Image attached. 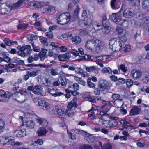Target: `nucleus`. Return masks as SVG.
Returning a JSON list of instances; mask_svg holds the SVG:
<instances>
[{
    "label": "nucleus",
    "mask_w": 149,
    "mask_h": 149,
    "mask_svg": "<svg viewBox=\"0 0 149 149\" xmlns=\"http://www.w3.org/2000/svg\"><path fill=\"white\" fill-rule=\"evenodd\" d=\"M118 0H111V5L113 9H116L118 1Z\"/></svg>",
    "instance_id": "ea45409f"
},
{
    "label": "nucleus",
    "mask_w": 149,
    "mask_h": 149,
    "mask_svg": "<svg viewBox=\"0 0 149 149\" xmlns=\"http://www.w3.org/2000/svg\"><path fill=\"white\" fill-rule=\"evenodd\" d=\"M95 42V39H93L87 41L85 44V47L90 50L92 52H94V48L93 46Z\"/></svg>",
    "instance_id": "9b49d317"
},
{
    "label": "nucleus",
    "mask_w": 149,
    "mask_h": 149,
    "mask_svg": "<svg viewBox=\"0 0 149 149\" xmlns=\"http://www.w3.org/2000/svg\"><path fill=\"white\" fill-rule=\"evenodd\" d=\"M133 81L132 80L129 79H127L126 80L125 82L127 86V87L130 88L132 85Z\"/></svg>",
    "instance_id": "de8ad7c7"
},
{
    "label": "nucleus",
    "mask_w": 149,
    "mask_h": 149,
    "mask_svg": "<svg viewBox=\"0 0 149 149\" xmlns=\"http://www.w3.org/2000/svg\"><path fill=\"white\" fill-rule=\"evenodd\" d=\"M5 124L4 120L0 119V132L2 131L5 128Z\"/></svg>",
    "instance_id": "a18cd8bd"
},
{
    "label": "nucleus",
    "mask_w": 149,
    "mask_h": 149,
    "mask_svg": "<svg viewBox=\"0 0 149 149\" xmlns=\"http://www.w3.org/2000/svg\"><path fill=\"white\" fill-rule=\"evenodd\" d=\"M38 123L40 125H42L44 126H46L47 124V122L45 119L40 118L37 119Z\"/></svg>",
    "instance_id": "f704fd0d"
},
{
    "label": "nucleus",
    "mask_w": 149,
    "mask_h": 149,
    "mask_svg": "<svg viewBox=\"0 0 149 149\" xmlns=\"http://www.w3.org/2000/svg\"><path fill=\"white\" fill-rule=\"evenodd\" d=\"M120 97V95L114 93L112 95L111 97V98L113 100H115L114 103L116 102V101H117V103H119L120 104H123V102L122 101V100L121 99H119V98Z\"/></svg>",
    "instance_id": "4be33fe9"
},
{
    "label": "nucleus",
    "mask_w": 149,
    "mask_h": 149,
    "mask_svg": "<svg viewBox=\"0 0 149 149\" xmlns=\"http://www.w3.org/2000/svg\"><path fill=\"white\" fill-rule=\"evenodd\" d=\"M40 103V106L44 110H48L50 109L49 104L46 102L45 100H42Z\"/></svg>",
    "instance_id": "6ab92c4d"
},
{
    "label": "nucleus",
    "mask_w": 149,
    "mask_h": 149,
    "mask_svg": "<svg viewBox=\"0 0 149 149\" xmlns=\"http://www.w3.org/2000/svg\"><path fill=\"white\" fill-rule=\"evenodd\" d=\"M132 4L134 6H138L140 5L139 0H133L132 1Z\"/></svg>",
    "instance_id": "338daca9"
},
{
    "label": "nucleus",
    "mask_w": 149,
    "mask_h": 149,
    "mask_svg": "<svg viewBox=\"0 0 149 149\" xmlns=\"http://www.w3.org/2000/svg\"><path fill=\"white\" fill-rule=\"evenodd\" d=\"M112 19L115 22L119 25H121L123 20L121 19L120 14L118 13L114 14Z\"/></svg>",
    "instance_id": "1a4fd4ad"
},
{
    "label": "nucleus",
    "mask_w": 149,
    "mask_h": 149,
    "mask_svg": "<svg viewBox=\"0 0 149 149\" xmlns=\"http://www.w3.org/2000/svg\"><path fill=\"white\" fill-rule=\"evenodd\" d=\"M143 8L145 9L149 8V0H144L142 3Z\"/></svg>",
    "instance_id": "e433bc0d"
},
{
    "label": "nucleus",
    "mask_w": 149,
    "mask_h": 149,
    "mask_svg": "<svg viewBox=\"0 0 149 149\" xmlns=\"http://www.w3.org/2000/svg\"><path fill=\"white\" fill-rule=\"evenodd\" d=\"M142 21L144 22V24L148 27H149V18H145L142 20Z\"/></svg>",
    "instance_id": "e2e57ef3"
},
{
    "label": "nucleus",
    "mask_w": 149,
    "mask_h": 149,
    "mask_svg": "<svg viewBox=\"0 0 149 149\" xmlns=\"http://www.w3.org/2000/svg\"><path fill=\"white\" fill-rule=\"evenodd\" d=\"M72 49L74 51L70 52V54L72 53L73 55L76 56H79L78 51L76 50L75 49Z\"/></svg>",
    "instance_id": "052dcab7"
},
{
    "label": "nucleus",
    "mask_w": 149,
    "mask_h": 149,
    "mask_svg": "<svg viewBox=\"0 0 149 149\" xmlns=\"http://www.w3.org/2000/svg\"><path fill=\"white\" fill-rule=\"evenodd\" d=\"M94 46V52L97 53H98L101 52L103 48V46L101 42L96 39H95Z\"/></svg>",
    "instance_id": "39448f33"
},
{
    "label": "nucleus",
    "mask_w": 149,
    "mask_h": 149,
    "mask_svg": "<svg viewBox=\"0 0 149 149\" xmlns=\"http://www.w3.org/2000/svg\"><path fill=\"white\" fill-rule=\"evenodd\" d=\"M51 74L53 76L56 75L58 74V70L57 69H54L52 68L51 69Z\"/></svg>",
    "instance_id": "5fc2aeb1"
},
{
    "label": "nucleus",
    "mask_w": 149,
    "mask_h": 149,
    "mask_svg": "<svg viewBox=\"0 0 149 149\" xmlns=\"http://www.w3.org/2000/svg\"><path fill=\"white\" fill-rule=\"evenodd\" d=\"M93 24V29L95 31L100 30L102 28L101 23L98 21H93L92 23Z\"/></svg>",
    "instance_id": "a211bd4d"
},
{
    "label": "nucleus",
    "mask_w": 149,
    "mask_h": 149,
    "mask_svg": "<svg viewBox=\"0 0 149 149\" xmlns=\"http://www.w3.org/2000/svg\"><path fill=\"white\" fill-rule=\"evenodd\" d=\"M4 140L7 141V142L4 143L5 144H9V143H11L13 141V140L9 138V137H6L4 138Z\"/></svg>",
    "instance_id": "680f3d73"
},
{
    "label": "nucleus",
    "mask_w": 149,
    "mask_h": 149,
    "mask_svg": "<svg viewBox=\"0 0 149 149\" xmlns=\"http://www.w3.org/2000/svg\"><path fill=\"white\" fill-rule=\"evenodd\" d=\"M39 72H40V70H36L35 71H32L31 72L28 71L26 72V73L29 74L30 77H33L38 74Z\"/></svg>",
    "instance_id": "72a5a7b5"
},
{
    "label": "nucleus",
    "mask_w": 149,
    "mask_h": 149,
    "mask_svg": "<svg viewBox=\"0 0 149 149\" xmlns=\"http://www.w3.org/2000/svg\"><path fill=\"white\" fill-rule=\"evenodd\" d=\"M43 88L42 87L38 85H36L34 86V89L33 93L35 94H37L38 95H45V94H43L41 92L42 91Z\"/></svg>",
    "instance_id": "f8f14e48"
},
{
    "label": "nucleus",
    "mask_w": 149,
    "mask_h": 149,
    "mask_svg": "<svg viewBox=\"0 0 149 149\" xmlns=\"http://www.w3.org/2000/svg\"><path fill=\"white\" fill-rule=\"evenodd\" d=\"M74 79L78 81V83L82 85L83 86H84L86 84L85 81L82 80L81 78H79L77 76H75Z\"/></svg>",
    "instance_id": "c9c22d12"
},
{
    "label": "nucleus",
    "mask_w": 149,
    "mask_h": 149,
    "mask_svg": "<svg viewBox=\"0 0 149 149\" xmlns=\"http://www.w3.org/2000/svg\"><path fill=\"white\" fill-rule=\"evenodd\" d=\"M85 139L88 142L92 143L94 142L95 138L93 135L88 133L85 135Z\"/></svg>",
    "instance_id": "5701e85b"
},
{
    "label": "nucleus",
    "mask_w": 149,
    "mask_h": 149,
    "mask_svg": "<svg viewBox=\"0 0 149 149\" xmlns=\"http://www.w3.org/2000/svg\"><path fill=\"white\" fill-rule=\"evenodd\" d=\"M55 110L59 116L65 114V109L62 108L60 105H57L55 107Z\"/></svg>",
    "instance_id": "b1692460"
},
{
    "label": "nucleus",
    "mask_w": 149,
    "mask_h": 149,
    "mask_svg": "<svg viewBox=\"0 0 149 149\" xmlns=\"http://www.w3.org/2000/svg\"><path fill=\"white\" fill-rule=\"evenodd\" d=\"M32 51L31 46L27 45L21 47L20 51L17 52V54L21 57H24L30 54Z\"/></svg>",
    "instance_id": "7ed1b4c3"
},
{
    "label": "nucleus",
    "mask_w": 149,
    "mask_h": 149,
    "mask_svg": "<svg viewBox=\"0 0 149 149\" xmlns=\"http://www.w3.org/2000/svg\"><path fill=\"white\" fill-rule=\"evenodd\" d=\"M101 149H112V145L110 143H107L103 145Z\"/></svg>",
    "instance_id": "4c0bfd02"
},
{
    "label": "nucleus",
    "mask_w": 149,
    "mask_h": 149,
    "mask_svg": "<svg viewBox=\"0 0 149 149\" xmlns=\"http://www.w3.org/2000/svg\"><path fill=\"white\" fill-rule=\"evenodd\" d=\"M87 84L88 86L91 88H95V85L91 81V79H88L87 80Z\"/></svg>",
    "instance_id": "603ef678"
},
{
    "label": "nucleus",
    "mask_w": 149,
    "mask_h": 149,
    "mask_svg": "<svg viewBox=\"0 0 149 149\" xmlns=\"http://www.w3.org/2000/svg\"><path fill=\"white\" fill-rule=\"evenodd\" d=\"M40 40L42 44H45L46 46L48 45V43L47 42L45 38L43 37H40Z\"/></svg>",
    "instance_id": "13d9d810"
},
{
    "label": "nucleus",
    "mask_w": 149,
    "mask_h": 149,
    "mask_svg": "<svg viewBox=\"0 0 149 149\" xmlns=\"http://www.w3.org/2000/svg\"><path fill=\"white\" fill-rule=\"evenodd\" d=\"M100 92H101L104 94L106 93V92H105L104 91V90L101 89V88L99 87V88H95L94 91L95 94L96 95H99Z\"/></svg>",
    "instance_id": "37998d69"
},
{
    "label": "nucleus",
    "mask_w": 149,
    "mask_h": 149,
    "mask_svg": "<svg viewBox=\"0 0 149 149\" xmlns=\"http://www.w3.org/2000/svg\"><path fill=\"white\" fill-rule=\"evenodd\" d=\"M47 52V49H43L39 53V58L41 61H44L45 58H47L48 56L46 54Z\"/></svg>",
    "instance_id": "412c9836"
},
{
    "label": "nucleus",
    "mask_w": 149,
    "mask_h": 149,
    "mask_svg": "<svg viewBox=\"0 0 149 149\" xmlns=\"http://www.w3.org/2000/svg\"><path fill=\"white\" fill-rule=\"evenodd\" d=\"M91 146L88 145H83L80 147V149H92Z\"/></svg>",
    "instance_id": "6e6d98bb"
},
{
    "label": "nucleus",
    "mask_w": 149,
    "mask_h": 149,
    "mask_svg": "<svg viewBox=\"0 0 149 149\" xmlns=\"http://www.w3.org/2000/svg\"><path fill=\"white\" fill-rule=\"evenodd\" d=\"M69 36L67 34H64L61 35V38L63 41H65L68 39Z\"/></svg>",
    "instance_id": "774afa93"
},
{
    "label": "nucleus",
    "mask_w": 149,
    "mask_h": 149,
    "mask_svg": "<svg viewBox=\"0 0 149 149\" xmlns=\"http://www.w3.org/2000/svg\"><path fill=\"white\" fill-rule=\"evenodd\" d=\"M71 19L70 14L66 13L60 15L57 19V22L61 25H64L68 23Z\"/></svg>",
    "instance_id": "f03ea898"
},
{
    "label": "nucleus",
    "mask_w": 149,
    "mask_h": 149,
    "mask_svg": "<svg viewBox=\"0 0 149 149\" xmlns=\"http://www.w3.org/2000/svg\"><path fill=\"white\" fill-rule=\"evenodd\" d=\"M108 86V83L106 81L103 79H100V80L99 84V87L101 88V89L104 90V91L106 92L107 91H105V90H107V88Z\"/></svg>",
    "instance_id": "4468645a"
},
{
    "label": "nucleus",
    "mask_w": 149,
    "mask_h": 149,
    "mask_svg": "<svg viewBox=\"0 0 149 149\" xmlns=\"http://www.w3.org/2000/svg\"><path fill=\"white\" fill-rule=\"evenodd\" d=\"M72 88L75 91L78 90L79 88V86L78 84L77 83H74L72 85Z\"/></svg>",
    "instance_id": "0e129e2a"
},
{
    "label": "nucleus",
    "mask_w": 149,
    "mask_h": 149,
    "mask_svg": "<svg viewBox=\"0 0 149 149\" xmlns=\"http://www.w3.org/2000/svg\"><path fill=\"white\" fill-rule=\"evenodd\" d=\"M118 69H120L122 71L124 72H126L128 70L127 68L125 66L124 64L120 65L118 67Z\"/></svg>",
    "instance_id": "3c124183"
},
{
    "label": "nucleus",
    "mask_w": 149,
    "mask_h": 149,
    "mask_svg": "<svg viewBox=\"0 0 149 149\" xmlns=\"http://www.w3.org/2000/svg\"><path fill=\"white\" fill-rule=\"evenodd\" d=\"M92 21L88 18H85L84 20V24L85 26H87Z\"/></svg>",
    "instance_id": "69168bd1"
},
{
    "label": "nucleus",
    "mask_w": 149,
    "mask_h": 149,
    "mask_svg": "<svg viewBox=\"0 0 149 149\" xmlns=\"http://www.w3.org/2000/svg\"><path fill=\"white\" fill-rule=\"evenodd\" d=\"M10 8L6 4H2L0 6V13L5 14L10 12Z\"/></svg>",
    "instance_id": "9d476101"
},
{
    "label": "nucleus",
    "mask_w": 149,
    "mask_h": 149,
    "mask_svg": "<svg viewBox=\"0 0 149 149\" xmlns=\"http://www.w3.org/2000/svg\"><path fill=\"white\" fill-rule=\"evenodd\" d=\"M28 26L26 24H20L17 26L18 29L24 30L26 29Z\"/></svg>",
    "instance_id": "a19ab883"
},
{
    "label": "nucleus",
    "mask_w": 149,
    "mask_h": 149,
    "mask_svg": "<svg viewBox=\"0 0 149 149\" xmlns=\"http://www.w3.org/2000/svg\"><path fill=\"white\" fill-rule=\"evenodd\" d=\"M118 124L117 121L115 118L110 120L109 123L108 125L110 127H112L116 126Z\"/></svg>",
    "instance_id": "7c9ffc66"
},
{
    "label": "nucleus",
    "mask_w": 149,
    "mask_h": 149,
    "mask_svg": "<svg viewBox=\"0 0 149 149\" xmlns=\"http://www.w3.org/2000/svg\"><path fill=\"white\" fill-rule=\"evenodd\" d=\"M14 136L17 137H21L26 136V132L25 130L22 131L21 130H15L13 133Z\"/></svg>",
    "instance_id": "2eb2a0df"
},
{
    "label": "nucleus",
    "mask_w": 149,
    "mask_h": 149,
    "mask_svg": "<svg viewBox=\"0 0 149 149\" xmlns=\"http://www.w3.org/2000/svg\"><path fill=\"white\" fill-rule=\"evenodd\" d=\"M104 21H103L102 23L103 24V27H102V30L103 32L106 34L108 33L110 31V28L108 26V24L106 26L104 24Z\"/></svg>",
    "instance_id": "473e14b6"
},
{
    "label": "nucleus",
    "mask_w": 149,
    "mask_h": 149,
    "mask_svg": "<svg viewBox=\"0 0 149 149\" xmlns=\"http://www.w3.org/2000/svg\"><path fill=\"white\" fill-rule=\"evenodd\" d=\"M131 75L133 79H137L141 77L142 72L139 69H133L131 71Z\"/></svg>",
    "instance_id": "423d86ee"
},
{
    "label": "nucleus",
    "mask_w": 149,
    "mask_h": 149,
    "mask_svg": "<svg viewBox=\"0 0 149 149\" xmlns=\"http://www.w3.org/2000/svg\"><path fill=\"white\" fill-rule=\"evenodd\" d=\"M101 71L103 73H107L109 74H111L112 72V70L110 68L106 67L104 68Z\"/></svg>",
    "instance_id": "58836bf2"
},
{
    "label": "nucleus",
    "mask_w": 149,
    "mask_h": 149,
    "mask_svg": "<svg viewBox=\"0 0 149 149\" xmlns=\"http://www.w3.org/2000/svg\"><path fill=\"white\" fill-rule=\"evenodd\" d=\"M42 10L43 13L48 12L51 14L54 13L55 11L54 8L51 6H46Z\"/></svg>",
    "instance_id": "aec40b11"
},
{
    "label": "nucleus",
    "mask_w": 149,
    "mask_h": 149,
    "mask_svg": "<svg viewBox=\"0 0 149 149\" xmlns=\"http://www.w3.org/2000/svg\"><path fill=\"white\" fill-rule=\"evenodd\" d=\"M97 110L94 108V107H92L91 109L88 111V112H91L90 113L88 114V116H94L95 115L94 111H96Z\"/></svg>",
    "instance_id": "4d7b16f0"
},
{
    "label": "nucleus",
    "mask_w": 149,
    "mask_h": 149,
    "mask_svg": "<svg viewBox=\"0 0 149 149\" xmlns=\"http://www.w3.org/2000/svg\"><path fill=\"white\" fill-rule=\"evenodd\" d=\"M25 125L29 129H32L34 127L35 125L34 122L32 120H30L25 122Z\"/></svg>",
    "instance_id": "c85d7f7f"
},
{
    "label": "nucleus",
    "mask_w": 149,
    "mask_h": 149,
    "mask_svg": "<svg viewBox=\"0 0 149 149\" xmlns=\"http://www.w3.org/2000/svg\"><path fill=\"white\" fill-rule=\"evenodd\" d=\"M72 41L73 43L79 44L81 42V40L78 36H74L71 38Z\"/></svg>",
    "instance_id": "bb28decb"
},
{
    "label": "nucleus",
    "mask_w": 149,
    "mask_h": 149,
    "mask_svg": "<svg viewBox=\"0 0 149 149\" xmlns=\"http://www.w3.org/2000/svg\"><path fill=\"white\" fill-rule=\"evenodd\" d=\"M58 81L61 86L63 87H65L66 86V80L65 79H63L62 77H60L58 79Z\"/></svg>",
    "instance_id": "79ce46f5"
},
{
    "label": "nucleus",
    "mask_w": 149,
    "mask_h": 149,
    "mask_svg": "<svg viewBox=\"0 0 149 149\" xmlns=\"http://www.w3.org/2000/svg\"><path fill=\"white\" fill-rule=\"evenodd\" d=\"M102 120H100V119L99 118H95L93 119V122L94 124L96 125H101L100 123V121H102Z\"/></svg>",
    "instance_id": "8fccbe9b"
},
{
    "label": "nucleus",
    "mask_w": 149,
    "mask_h": 149,
    "mask_svg": "<svg viewBox=\"0 0 149 149\" xmlns=\"http://www.w3.org/2000/svg\"><path fill=\"white\" fill-rule=\"evenodd\" d=\"M96 68L93 66H91L90 67H86L85 69L87 72H91L96 70Z\"/></svg>",
    "instance_id": "09e8293b"
},
{
    "label": "nucleus",
    "mask_w": 149,
    "mask_h": 149,
    "mask_svg": "<svg viewBox=\"0 0 149 149\" xmlns=\"http://www.w3.org/2000/svg\"><path fill=\"white\" fill-rule=\"evenodd\" d=\"M116 32L118 33V36L120 40L123 42H126L127 38L126 31L123 30L121 27L119 26L116 27Z\"/></svg>",
    "instance_id": "20e7f679"
},
{
    "label": "nucleus",
    "mask_w": 149,
    "mask_h": 149,
    "mask_svg": "<svg viewBox=\"0 0 149 149\" xmlns=\"http://www.w3.org/2000/svg\"><path fill=\"white\" fill-rule=\"evenodd\" d=\"M48 92L54 97L61 96L63 95V93L58 92L57 89L55 88L52 89H48Z\"/></svg>",
    "instance_id": "ddd939ff"
},
{
    "label": "nucleus",
    "mask_w": 149,
    "mask_h": 149,
    "mask_svg": "<svg viewBox=\"0 0 149 149\" xmlns=\"http://www.w3.org/2000/svg\"><path fill=\"white\" fill-rule=\"evenodd\" d=\"M24 1L25 0H19L13 3L12 6V8L13 9H17L22 4Z\"/></svg>",
    "instance_id": "cd10ccee"
},
{
    "label": "nucleus",
    "mask_w": 149,
    "mask_h": 149,
    "mask_svg": "<svg viewBox=\"0 0 149 149\" xmlns=\"http://www.w3.org/2000/svg\"><path fill=\"white\" fill-rule=\"evenodd\" d=\"M17 96V93H15L11 95L10 93L8 92H6L3 90L0 91V96L2 97L9 98L12 96L14 99L17 100L16 98L15 97Z\"/></svg>",
    "instance_id": "0eeeda50"
},
{
    "label": "nucleus",
    "mask_w": 149,
    "mask_h": 149,
    "mask_svg": "<svg viewBox=\"0 0 149 149\" xmlns=\"http://www.w3.org/2000/svg\"><path fill=\"white\" fill-rule=\"evenodd\" d=\"M42 100H41L38 98H34L33 99V102L36 104V105H38L40 106V102L42 101Z\"/></svg>",
    "instance_id": "bf43d9fd"
},
{
    "label": "nucleus",
    "mask_w": 149,
    "mask_h": 149,
    "mask_svg": "<svg viewBox=\"0 0 149 149\" xmlns=\"http://www.w3.org/2000/svg\"><path fill=\"white\" fill-rule=\"evenodd\" d=\"M140 110L137 106H135L131 109L130 113L131 115H137L140 113Z\"/></svg>",
    "instance_id": "393cba45"
},
{
    "label": "nucleus",
    "mask_w": 149,
    "mask_h": 149,
    "mask_svg": "<svg viewBox=\"0 0 149 149\" xmlns=\"http://www.w3.org/2000/svg\"><path fill=\"white\" fill-rule=\"evenodd\" d=\"M39 136H45L48 132V130L44 127H40L37 131Z\"/></svg>",
    "instance_id": "a878e982"
},
{
    "label": "nucleus",
    "mask_w": 149,
    "mask_h": 149,
    "mask_svg": "<svg viewBox=\"0 0 149 149\" xmlns=\"http://www.w3.org/2000/svg\"><path fill=\"white\" fill-rule=\"evenodd\" d=\"M121 105H118L116 104V106L117 107H120V112L123 114H125L127 113V110H126L123 107V104H121Z\"/></svg>",
    "instance_id": "49530a36"
},
{
    "label": "nucleus",
    "mask_w": 149,
    "mask_h": 149,
    "mask_svg": "<svg viewBox=\"0 0 149 149\" xmlns=\"http://www.w3.org/2000/svg\"><path fill=\"white\" fill-rule=\"evenodd\" d=\"M70 53H66L63 55H59L57 57L61 61H66L68 60L71 56Z\"/></svg>",
    "instance_id": "f3484780"
},
{
    "label": "nucleus",
    "mask_w": 149,
    "mask_h": 149,
    "mask_svg": "<svg viewBox=\"0 0 149 149\" xmlns=\"http://www.w3.org/2000/svg\"><path fill=\"white\" fill-rule=\"evenodd\" d=\"M133 13L131 8H127L125 10L123 13V16L127 18H130L132 17Z\"/></svg>",
    "instance_id": "dca6fc26"
},
{
    "label": "nucleus",
    "mask_w": 149,
    "mask_h": 149,
    "mask_svg": "<svg viewBox=\"0 0 149 149\" xmlns=\"http://www.w3.org/2000/svg\"><path fill=\"white\" fill-rule=\"evenodd\" d=\"M123 42L122 40L121 41H117L115 43L112 50L115 52H118L120 51L122 47L124 45V42Z\"/></svg>",
    "instance_id": "6e6552de"
},
{
    "label": "nucleus",
    "mask_w": 149,
    "mask_h": 149,
    "mask_svg": "<svg viewBox=\"0 0 149 149\" xmlns=\"http://www.w3.org/2000/svg\"><path fill=\"white\" fill-rule=\"evenodd\" d=\"M27 66L31 67H33L34 66L35 67H43L45 68V66L43 65L42 64H28L27 65Z\"/></svg>",
    "instance_id": "864d4df0"
},
{
    "label": "nucleus",
    "mask_w": 149,
    "mask_h": 149,
    "mask_svg": "<svg viewBox=\"0 0 149 149\" xmlns=\"http://www.w3.org/2000/svg\"><path fill=\"white\" fill-rule=\"evenodd\" d=\"M88 100L89 101L93 102L96 103L97 101L101 100V98L97 97L96 96H89L87 97Z\"/></svg>",
    "instance_id": "2f4dec72"
},
{
    "label": "nucleus",
    "mask_w": 149,
    "mask_h": 149,
    "mask_svg": "<svg viewBox=\"0 0 149 149\" xmlns=\"http://www.w3.org/2000/svg\"><path fill=\"white\" fill-rule=\"evenodd\" d=\"M77 98H74L70 103L67 106L68 109L66 110V113L68 116H71L74 115V109H73V107L76 108L77 107Z\"/></svg>",
    "instance_id": "f257e3e1"
},
{
    "label": "nucleus",
    "mask_w": 149,
    "mask_h": 149,
    "mask_svg": "<svg viewBox=\"0 0 149 149\" xmlns=\"http://www.w3.org/2000/svg\"><path fill=\"white\" fill-rule=\"evenodd\" d=\"M117 41L116 38H112L110 40L109 42L110 47L111 49H112L113 48V46H114L115 43Z\"/></svg>",
    "instance_id": "c03bdc74"
},
{
    "label": "nucleus",
    "mask_w": 149,
    "mask_h": 149,
    "mask_svg": "<svg viewBox=\"0 0 149 149\" xmlns=\"http://www.w3.org/2000/svg\"><path fill=\"white\" fill-rule=\"evenodd\" d=\"M30 5L33 7L35 8H39L42 7V5L40 3L34 1H32L30 3Z\"/></svg>",
    "instance_id": "c756f323"
}]
</instances>
